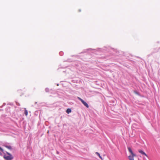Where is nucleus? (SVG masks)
Segmentation results:
<instances>
[{"mask_svg":"<svg viewBox=\"0 0 160 160\" xmlns=\"http://www.w3.org/2000/svg\"><path fill=\"white\" fill-rule=\"evenodd\" d=\"M24 109H25L24 114H25V115L26 116H27L28 115V111L26 110V108H25Z\"/></svg>","mask_w":160,"mask_h":160,"instance_id":"nucleus-7","label":"nucleus"},{"mask_svg":"<svg viewBox=\"0 0 160 160\" xmlns=\"http://www.w3.org/2000/svg\"><path fill=\"white\" fill-rule=\"evenodd\" d=\"M6 147L8 149H11L12 148L10 146H6Z\"/></svg>","mask_w":160,"mask_h":160,"instance_id":"nucleus-8","label":"nucleus"},{"mask_svg":"<svg viewBox=\"0 0 160 160\" xmlns=\"http://www.w3.org/2000/svg\"><path fill=\"white\" fill-rule=\"evenodd\" d=\"M8 155H4L3 158L6 160H11L13 158V157L12 156L11 154L8 152H7Z\"/></svg>","mask_w":160,"mask_h":160,"instance_id":"nucleus-2","label":"nucleus"},{"mask_svg":"<svg viewBox=\"0 0 160 160\" xmlns=\"http://www.w3.org/2000/svg\"><path fill=\"white\" fill-rule=\"evenodd\" d=\"M71 112V110L70 109L68 108L66 110V112L68 114Z\"/></svg>","mask_w":160,"mask_h":160,"instance_id":"nucleus-6","label":"nucleus"},{"mask_svg":"<svg viewBox=\"0 0 160 160\" xmlns=\"http://www.w3.org/2000/svg\"><path fill=\"white\" fill-rule=\"evenodd\" d=\"M138 152L141 154L144 155L146 156V157H148L147 155L142 150H138Z\"/></svg>","mask_w":160,"mask_h":160,"instance_id":"nucleus-4","label":"nucleus"},{"mask_svg":"<svg viewBox=\"0 0 160 160\" xmlns=\"http://www.w3.org/2000/svg\"><path fill=\"white\" fill-rule=\"evenodd\" d=\"M78 98L82 102L87 108H88L89 107V105H88V104L86 102H85L83 100H82V99H81V98L79 97H78Z\"/></svg>","mask_w":160,"mask_h":160,"instance_id":"nucleus-3","label":"nucleus"},{"mask_svg":"<svg viewBox=\"0 0 160 160\" xmlns=\"http://www.w3.org/2000/svg\"><path fill=\"white\" fill-rule=\"evenodd\" d=\"M128 150L129 152L130 153L131 155L128 156V158L129 160H134V157L136 156L135 154L132 152L131 148L130 147H128Z\"/></svg>","mask_w":160,"mask_h":160,"instance_id":"nucleus-1","label":"nucleus"},{"mask_svg":"<svg viewBox=\"0 0 160 160\" xmlns=\"http://www.w3.org/2000/svg\"><path fill=\"white\" fill-rule=\"evenodd\" d=\"M2 155V153L0 152V155Z\"/></svg>","mask_w":160,"mask_h":160,"instance_id":"nucleus-10","label":"nucleus"},{"mask_svg":"<svg viewBox=\"0 0 160 160\" xmlns=\"http://www.w3.org/2000/svg\"><path fill=\"white\" fill-rule=\"evenodd\" d=\"M95 153L98 155V156L100 158V159H102V160H103V159H102V158L101 157V156H100V154L99 153L97 152H96Z\"/></svg>","mask_w":160,"mask_h":160,"instance_id":"nucleus-5","label":"nucleus"},{"mask_svg":"<svg viewBox=\"0 0 160 160\" xmlns=\"http://www.w3.org/2000/svg\"><path fill=\"white\" fill-rule=\"evenodd\" d=\"M0 150H1V151L2 152L3 151V149L2 148H1L0 147Z\"/></svg>","mask_w":160,"mask_h":160,"instance_id":"nucleus-9","label":"nucleus"},{"mask_svg":"<svg viewBox=\"0 0 160 160\" xmlns=\"http://www.w3.org/2000/svg\"><path fill=\"white\" fill-rule=\"evenodd\" d=\"M18 105H20V104L19 103L18 104Z\"/></svg>","mask_w":160,"mask_h":160,"instance_id":"nucleus-11","label":"nucleus"}]
</instances>
